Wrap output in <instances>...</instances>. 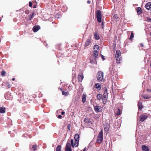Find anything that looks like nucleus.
<instances>
[{"instance_id": "obj_50", "label": "nucleus", "mask_w": 151, "mask_h": 151, "mask_svg": "<svg viewBox=\"0 0 151 151\" xmlns=\"http://www.w3.org/2000/svg\"><path fill=\"white\" fill-rule=\"evenodd\" d=\"M36 7L35 6H34L33 7V8H35Z\"/></svg>"}, {"instance_id": "obj_32", "label": "nucleus", "mask_w": 151, "mask_h": 151, "mask_svg": "<svg viewBox=\"0 0 151 151\" xmlns=\"http://www.w3.org/2000/svg\"><path fill=\"white\" fill-rule=\"evenodd\" d=\"M5 74H6V72H5V71H3L1 72V76H5Z\"/></svg>"}, {"instance_id": "obj_21", "label": "nucleus", "mask_w": 151, "mask_h": 151, "mask_svg": "<svg viewBox=\"0 0 151 151\" xmlns=\"http://www.w3.org/2000/svg\"><path fill=\"white\" fill-rule=\"evenodd\" d=\"M97 98L99 100H100L102 98V96L101 94H99L97 95Z\"/></svg>"}, {"instance_id": "obj_19", "label": "nucleus", "mask_w": 151, "mask_h": 151, "mask_svg": "<svg viewBox=\"0 0 151 151\" xmlns=\"http://www.w3.org/2000/svg\"><path fill=\"white\" fill-rule=\"evenodd\" d=\"M138 108L139 109H142V103L140 101H139L138 104Z\"/></svg>"}, {"instance_id": "obj_46", "label": "nucleus", "mask_w": 151, "mask_h": 151, "mask_svg": "<svg viewBox=\"0 0 151 151\" xmlns=\"http://www.w3.org/2000/svg\"><path fill=\"white\" fill-rule=\"evenodd\" d=\"M140 45H141V47H143V44L142 43L140 44Z\"/></svg>"}, {"instance_id": "obj_47", "label": "nucleus", "mask_w": 151, "mask_h": 151, "mask_svg": "<svg viewBox=\"0 0 151 151\" xmlns=\"http://www.w3.org/2000/svg\"><path fill=\"white\" fill-rule=\"evenodd\" d=\"M86 148H85L83 150V151H86Z\"/></svg>"}, {"instance_id": "obj_37", "label": "nucleus", "mask_w": 151, "mask_h": 151, "mask_svg": "<svg viewBox=\"0 0 151 151\" xmlns=\"http://www.w3.org/2000/svg\"><path fill=\"white\" fill-rule=\"evenodd\" d=\"M29 10H26L25 11V13L26 14H28L29 13Z\"/></svg>"}, {"instance_id": "obj_55", "label": "nucleus", "mask_w": 151, "mask_h": 151, "mask_svg": "<svg viewBox=\"0 0 151 151\" xmlns=\"http://www.w3.org/2000/svg\"><path fill=\"white\" fill-rule=\"evenodd\" d=\"M150 35H151V32L150 33Z\"/></svg>"}, {"instance_id": "obj_26", "label": "nucleus", "mask_w": 151, "mask_h": 151, "mask_svg": "<svg viewBox=\"0 0 151 151\" xmlns=\"http://www.w3.org/2000/svg\"><path fill=\"white\" fill-rule=\"evenodd\" d=\"M143 97L144 99H150L151 97L150 96H149L145 95L143 96Z\"/></svg>"}, {"instance_id": "obj_22", "label": "nucleus", "mask_w": 151, "mask_h": 151, "mask_svg": "<svg viewBox=\"0 0 151 151\" xmlns=\"http://www.w3.org/2000/svg\"><path fill=\"white\" fill-rule=\"evenodd\" d=\"M70 142L72 147H74V146L75 147V142L74 144V140L73 139H71Z\"/></svg>"}, {"instance_id": "obj_13", "label": "nucleus", "mask_w": 151, "mask_h": 151, "mask_svg": "<svg viewBox=\"0 0 151 151\" xmlns=\"http://www.w3.org/2000/svg\"><path fill=\"white\" fill-rule=\"evenodd\" d=\"M95 86L97 90H100L101 89V86L100 83H96L95 84Z\"/></svg>"}, {"instance_id": "obj_54", "label": "nucleus", "mask_w": 151, "mask_h": 151, "mask_svg": "<svg viewBox=\"0 0 151 151\" xmlns=\"http://www.w3.org/2000/svg\"><path fill=\"white\" fill-rule=\"evenodd\" d=\"M0 21H1V19H0Z\"/></svg>"}, {"instance_id": "obj_34", "label": "nucleus", "mask_w": 151, "mask_h": 151, "mask_svg": "<svg viewBox=\"0 0 151 151\" xmlns=\"http://www.w3.org/2000/svg\"><path fill=\"white\" fill-rule=\"evenodd\" d=\"M106 93V94H107V89L106 87L104 88V93Z\"/></svg>"}, {"instance_id": "obj_51", "label": "nucleus", "mask_w": 151, "mask_h": 151, "mask_svg": "<svg viewBox=\"0 0 151 151\" xmlns=\"http://www.w3.org/2000/svg\"><path fill=\"white\" fill-rule=\"evenodd\" d=\"M90 62H91V63H92V61H91V60H90Z\"/></svg>"}, {"instance_id": "obj_38", "label": "nucleus", "mask_w": 151, "mask_h": 151, "mask_svg": "<svg viewBox=\"0 0 151 151\" xmlns=\"http://www.w3.org/2000/svg\"><path fill=\"white\" fill-rule=\"evenodd\" d=\"M58 118L59 119H61L62 118V116L61 115H59L58 116Z\"/></svg>"}, {"instance_id": "obj_31", "label": "nucleus", "mask_w": 151, "mask_h": 151, "mask_svg": "<svg viewBox=\"0 0 151 151\" xmlns=\"http://www.w3.org/2000/svg\"><path fill=\"white\" fill-rule=\"evenodd\" d=\"M134 37V35L132 32H131V35L130 37V39L131 40Z\"/></svg>"}, {"instance_id": "obj_45", "label": "nucleus", "mask_w": 151, "mask_h": 151, "mask_svg": "<svg viewBox=\"0 0 151 151\" xmlns=\"http://www.w3.org/2000/svg\"><path fill=\"white\" fill-rule=\"evenodd\" d=\"M87 3H88V4H89L91 2H90V1H87Z\"/></svg>"}, {"instance_id": "obj_17", "label": "nucleus", "mask_w": 151, "mask_h": 151, "mask_svg": "<svg viewBox=\"0 0 151 151\" xmlns=\"http://www.w3.org/2000/svg\"><path fill=\"white\" fill-rule=\"evenodd\" d=\"M86 95L83 94L82 96V101L83 103H84L86 101Z\"/></svg>"}, {"instance_id": "obj_28", "label": "nucleus", "mask_w": 151, "mask_h": 151, "mask_svg": "<svg viewBox=\"0 0 151 151\" xmlns=\"http://www.w3.org/2000/svg\"><path fill=\"white\" fill-rule=\"evenodd\" d=\"M99 46L97 45H95L94 46V50H97L99 48Z\"/></svg>"}, {"instance_id": "obj_27", "label": "nucleus", "mask_w": 151, "mask_h": 151, "mask_svg": "<svg viewBox=\"0 0 151 151\" xmlns=\"http://www.w3.org/2000/svg\"><path fill=\"white\" fill-rule=\"evenodd\" d=\"M107 94H106V93H104V98L103 99H104V100H106V98L107 96Z\"/></svg>"}, {"instance_id": "obj_2", "label": "nucleus", "mask_w": 151, "mask_h": 151, "mask_svg": "<svg viewBox=\"0 0 151 151\" xmlns=\"http://www.w3.org/2000/svg\"><path fill=\"white\" fill-rule=\"evenodd\" d=\"M103 140V131L101 129L100 132L98 134L97 142L99 143H101Z\"/></svg>"}, {"instance_id": "obj_48", "label": "nucleus", "mask_w": 151, "mask_h": 151, "mask_svg": "<svg viewBox=\"0 0 151 151\" xmlns=\"http://www.w3.org/2000/svg\"><path fill=\"white\" fill-rule=\"evenodd\" d=\"M94 62L96 64V63H97V62H96V60L95 61H94Z\"/></svg>"}, {"instance_id": "obj_42", "label": "nucleus", "mask_w": 151, "mask_h": 151, "mask_svg": "<svg viewBox=\"0 0 151 151\" xmlns=\"http://www.w3.org/2000/svg\"><path fill=\"white\" fill-rule=\"evenodd\" d=\"M65 112L64 111H63L61 112V114L62 115H63L65 114Z\"/></svg>"}, {"instance_id": "obj_20", "label": "nucleus", "mask_w": 151, "mask_h": 151, "mask_svg": "<svg viewBox=\"0 0 151 151\" xmlns=\"http://www.w3.org/2000/svg\"><path fill=\"white\" fill-rule=\"evenodd\" d=\"M90 43V40L88 39L87 40L85 44V46L86 47L87 46H88L89 44Z\"/></svg>"}, {"instance_id": "obj_14", "label": "nucleus", "mask_w": 151, "mask_h": 151, "mask_svg": "<svg viewBox=\"0 0 151 151\" xmlns=\"http://www.w3.org/2000/svg\"><path fill=\"white\" fill-rule=\"evenodd\" d=\"M83 78V75L82 74L79 75L78 76V79L79 81L81 82Z\"/></svg>"}, {"instance_id": "obj_41", "label": "nucleus", "mask_w": 151, "mask_h": 151, "mask_svg": "<svg viewBox=\"0 0 151 151\" xmlns=\"http://www.w3.org/2000/svg\"><path fill=\"white\" fill-rule=\"evenodd\" d=\"M7 85L8 88H10L11 87V85L10 84H8Z\"/></svg>"}, {"instance_id": "obj_9", "label": "nucleus", "mask_w": 151, "mask_h": 151, "mask_svg": "<svg viewBox=\"0 0 151 151\" xmlns=\"http://www.w3.org/2000/svg\"><path fill=\"white\" fill-rule=\"evenodd\" d=\"M93 57L94 59L96 60L98 57V52L96 50H94L93 53Z\"/></svg>"}, {"instance_id": "obj_18", "label": "nucleus", "mask_w": 151, "mask_h": 151, "mask_svg": "<svg viewBox=\"0 0 151 151\" xmlns=\"http://www.w3.org/2000/svg\"><path fill=\"white\" fill-rule=\"evenodd\" d=\"M5 112V108L3 107L0 108V113H4Z\"/></svg>"}, {"instance_id": "obj_8", "label": "nucleus", "mask_w": 151, "mask_h": 151, "mask_svg": "<svg viewBox=\"0 0 151 151\" xmlns=\"http://www.w3.org/2000/svg\"><path fill=\"white\" fill-rule=\"evenodd\" d=\"M100 106H96L94 107V110L96 112H100L102 110Z\"/></svg>"}, {"instance_id": "obj_15", "label": "nucleus", "mask_w": 151, "mask_h": 151, "mask_svg": "<svg viewBox=\"0 0 151 151\" xmlns=\"http://www.w3.org/2000/svg\"><path fill=\"white\" fill-rule=\"evenodd\" d=\"M142 147L143 151H149V149L147 146L143 145L142 146Z\"/></svg>"}, {"instance_id": "obj_33", "label": "nucleus", "mask_w": 151, "mask_h": 151, "mask_svg": "<svg viewBox=\"0 0 151 151\" xmlns=\"http://www.w3.org/2000/svg\"><path fill=\"white\" fill-rule=\"evenodd\" d=\"M35 14V12H33L32 15H31V16L29 18V19L30 20H31L32 18H33V16Z\"/></svg>"}, {"instance_id": "obj_11", "label": "nucleus", "mask_w": 151, "mask_h": 151, "mask_svg": "<svg viewBox=\"0 0 151 151\" xmlns=\"http://www.w3.org/2000/svg\"><path fill=\"white\" fill-rule=\"evenodd\" d=\"M115 114L117 115H120L121 114V111L119 109H116L115 111Z\"/></svg>"}, {"instance_id": "obj_56", "label": "nucleus", "mask_w": 151, "mask_h": 151, "mask_svg": "<svg viewBox=\"0 0 151 151\" xmlns=\"http://www.w3.org/2000/svg\"><path fill=\"white\" fill-rule=\"evenodd\" d=\"M99 151V150H97V151Z\"/></svg>"}, {"instance_id": "obj_36", "label": "nucleus", "mask_w": 151, "mask_h": 151, "mask_svg": "<svg viewBox=\"0 0 151 151\" xmlns=\"http://www.w3.org/2000/svg\"><path fill=\"white\" fill-rule=\"evenodd\" d=\"M101 58H102V59L103 60H105V58H104V56H103V55H101Z\"/></svg>"}, {"instance_id": "obj_12", "label": "nucleus", "mask_w": 151, "mask_h": 151, "mask_svg": "<svg viewBox=\"0 0 151 151\" xmlns=\"http://www.w3.org/2000/svg\"><path fill=\"white\" fill-rule=\"evenodd\" d=\"M145 8L148 10L151 9V3H147L145 5Z\"/></svg>"}, {"instance_id": "obj_29", "label": "nucleus", "mask_w": 151, "mask_h": 151, "mask_svg": "<svg viewBox=\"0 0 151 151\" xmlns=\"http://www.w3.org/2000/svg\"><path fill=\"white\" fill-rule=\"evenodd\" d=\"M32 149L33 150H35L37 149V147L36 145H33Z\"/></svg>"}, {"instance_id": "obj_59", "label": "nucleus", "mask_w": 151, "mask_h": 151, "mask_svg": "<svg viewBox=\"0 0 151 151\" xmlns=\"http://www.w3.org/2000/svg\"><path fill=\"white\" fill-rule=\"evenodd\" d=\"M1 42V41H0V42Z\"/></svg>"}, {"instance_id": "obj_5", "label": "nucleus", "mask_w": 151, "mask_h": 151, "mask_svg": "<svg viewBox=\"0 0 151 151\" xmlns=\"http://www.w3.org/2000/svg\"><path fill=\"white\" fill-rule=\"evenodd\" d=\"M79 136L78 134H76L75 135L74 139L75 141V147H77L78 145Z\"/></svg>"}, {"instance_id": "obj_30", "label": "nucleus", "mask_w": 151, "mask_h": 151, "mask_svg": "<svg viewBox=\"0 0 151 151\" xmlns=\"http://www.w3.org/2000/svg\"><path fill=\"white\" fill-rule=\"evenodd\" d=\"M117 16L116 15H114L112 17V19H117Z\"/></svg>"}, {"instance_id": "obj_25", "label": "nucleus", "mask_w": 151, "mask_h": 151, "mask_svg": "<svg viewBox=\"0 0 151 151\" xmlns=\"http://www.w3.org/2000/svg\"><path fill=\"white\" fill-rule=\"evenodd\" d=\"M61 146L58 145L56 148V151H61Z\"/></svg>"}, {"instance_id": "obj_4", "label": "nucleus", "mask_w": 151, "mask_h": 151, "mask_svg": "<svg viewBox=\"0 0 151 151\" xmlns=\"http://www.w3.org/2000/svg\"><path fill=\"white\" fill-rule=\"evenodd\" d=\"M97 79L100 81H102L103 79V73L101 71H99L98 73L97 76Z\"/></svg>"}, {"instance_id": "obj_10", "label": "nucleus", "mask_w": 151, "mask_h": 151, "mask_svg": "<svg viewBox=\"0 0 151 151\" xmlns=\"http://www.w3.org/2000/svg\"><path fill=\"white\" fill-rule=\"evenodd\" d=\"M40 29V27L39 26H35L33 27L32 30L34 32H37Z\"/></svg>"}, {"instance_id": "obj_3", "label": "nucleus", "mask_w": 151, "mask_h": 151, "mask_svg": "<svg viewBox=\"0 0 151 151\" xmlns=\"http://www.w3.org/2000/svg\"><path fill=\"white\" fill-rule=\"evenodd\" d=\"M96 18L98 22H101V12L100 10H98L96 13Z\"/></svg>"}, {"instance_id": "obj_24", "label": "nucleus", "mask_w": 151, "mask_h": 151, "mask_svg": "<svg viewBox=\"0 0 151 151\" xmlns=\"http://www.w3.org/2000/svg\"><path fill=\"white\" fill-rule=\"evenodd\" d=\"M62 94L63 95H64L65 96L68 95H69V93L67 92H65L64 91H62Z\"/></svg>"}, {"instance_id": "obj_52", "label": "nucleus", "mask_w": 151, "mask_h": 151, "mask_svg": "<svg viewBox=\"0 0 151 151\" xmlns=\"http://www.w3.org/2000/svg\"><path fill=\"white\" fill-rule=\"evenodd\" d=\"M6 95H7V94H5V96H6Z\"/></svg>"}, {"instance_id": "obj_40", "label": "nucleus", "mask_w": 151, "mask_h": 151, "mask_svg": "<svg viewBox=\"0 0 151 151\" xmlns=\"http://www.w3.org/2000/svg\"><path fill=\"white\" fill-rule=\"evenodd\" d=\"M147 91L149 92H151V90L150 89H147Z\"/></svg>"}, {"instance_id": "obj_49", "label": "nucleus", "mask_w": 151, "mask_h": 151, "mask_svg": "<svg viewBox=\"0 0 151 151\" xmlns=\"http://www.w3.org/2000/svg\"><path fill=\"white\" fill-rule=\"evenodd\" d=\"M12 80L13 81H14L15 80V78H13L12 79Z\"/></svg>"}, {"instance_id": "obj_58", "label": "nucleus", "mask_w": 151, "mask_h": 151, "mask_svg": "<svg viewBox=\"0 0 151 151\" xmlns=\"http://www.w3.org/2000/svg\"><path fill=\"white\" fill-rule=\"evenodd\" d=\"M1 42V41H0V42Z\"/></svg>"}, {"instance_id": "obj_43", "label": "nucleus", "mask_w": 151, "mask_h": 151, "mask_svg": "<svg viewBox=\"0 0 151 151\" xmlns=\"http://www.w3.org/2000/svg\"><path fill=\"white\" fill-rule=\"evenodd\" d=\"M106 100H104V99H103V103L104 104H105L106 103Z\"/></svg>"}, {"instance_id": "obj_1", "label": "nucleus", "mask_w": 151, "mask_h": 151, "mask_svg": "<svg viewBox=\"0 0 151 151\" xmlns=\"http://www.w3.org/2000/svg\"><path fill=\"white\" fill-rule=\"evenodd\" d=\"M121 52L120 50H117L116 53V63H120L121 60Z\"/></svg>"}, {"instance_id": "obj_57", "label": "nucleus", "mask_w": 151, "mask_h": 151, "mask_svg": "<svg viewBox=\"0 0 151 151\" xmlns=\"http://www.w3.org/2000/svg\"><path fill=\"white\" fill-rule=\"evenodd\" d=\"M1 42V41H0V42Z\"/></svg>"}, {"instance_id": "obj_7", "label": "nucleus", "mask_w": 151, "mask_h": 151, "mask_svg": "<svg viewBox=\"0 0 151 151\" xmlns=\"http://www.w3.org/2000/svg\"><path fill=\"white\" fill-rule=\"evenodd\" d=\"M65 151H72L71 149V148L70 144L68 142L66 144L65 146Z\"/></svg>"}, {"instance_id": "obj_16", "label": "nucleus", "mask_w": 151, "mask_h": 151, "mask_svg": "<svg viewBox=\"0 0 151 151\" xmlns=\"http://www.w3.org/2000/svg\"><path fill=\"white\" fill-rule=\"evenodd\" d=\"M94 36L95 39L97 40H99L100 38L99 34L96 32L94 33Z\"/></svg>"}, {"instance_id": "obj_35", "label": "nucleus", "mask_w": 151, "mask_h": 151, "mask_svg": "<svg viewBox=\"0 0 151 151\" xmlns=\"http://www.w3.org/2000/svg\"><path fill=\"white\" fill-rule=\"evenodd\" d=\"M29 5L30 7H31L32 6V3L31 1H29Z\"/></svg>"}, {"instance_id": "obj_53", "label": "nucleus", "mask_w": 151, "mask_h": 151, "mask_svg": "<svg viewBox=\"0 0 151 151\" xmlns=\"http://www.w3.org/2000/svg\"><path fill=\"white\" fill-rule=\"evenodd\" d=\"M150 66L151 67V64H150Z\"/></svg>"}, {"instance_id": "obj_6", "label": "nucleus", "mask_w": 151, "mask_h": 151, "mask_svg": "<svg viewBox=\"0 0 151 151\" xmlns=\"http://www.w3.org/2000/svg\"><path fill=\"white\" fill-rule=\"evenodd\" d=\"M148 116L145 114H142L140 115L139 116L140 121L142 122H144L145 119H146Z\"/></svg>"}, {"instance_id": "obj_44", "label": "nucleus", "mask_w": 151, "mask_h": 151, "mask_svg": "<svg viewBox=\"0 0 151 151\" xmlns=\"http://www.w3.org/2000/svg\"><path fill=\"white\" fill-rule=\"evenodd\" d=\"M67 127L69 130H70V127L69 125Z\"/></svg>"}, {"instance_id": "obj_23", "label": "nucleus", "mask_w": 151, "mask_h": 151, "mask_svg": "<svg viewBox=\"0 0 151 151\" xmlns=\"http://www.w3.org/2000/svg\"><path fill=\"white\" fill-rule=\"evenodd\" d=\"M141 10V8H140V7H138L137 9V12L139 14H141L142 13Z\"/></svg>"}, {"instance_id": "obj_39", "label": "nucleus", "mask_w": 151, "mask_h": 151, "mask_svg": "<svg viewBox=\"0 0 151 151\" xmlns=\"http://www.w3.org/2000/svg\"><path fill=\"white\" fill-rule=\"evenodd\" d=\"M147 20L149 22H151V19L150 18H148L147 19Z\"/></svg>"}]
</instances>
